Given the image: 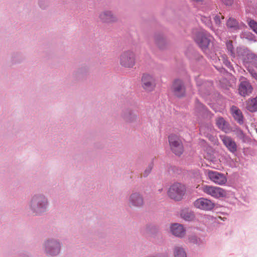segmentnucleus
<instances>
[{
  "label": "nucleus",
  "instance_id": "obj_1",
  "mask_svg": "<svg viewBox=\"0 0 257 257\" xmlns=\"http://www.w3.org/2000/svg\"><path fill=\"white\" fill-rule=\"evenodd\" d=\"M120 64L125 68H133L136 63V57L135 52L131 50L123 51L119 57Z\"/></svg>",
  "mask_w": 257,
  "mask_h": 257
},
{
  "label": "nucleus",
  "instance_id": "obj_2",
  "mask_svg": "<svg viewBox=\"0 0 257 257\" xmlns=\"http://www.w3.org/2000/svg\"><path fill=\"white\" fill-rule=\"evenodd\" d=\"M185 192L186 187L185 185L179 183H176L170 187L168 194L171 199L179 201L183 198Z\"/></svg>",
  "mask_w": 257,
  "mask_h": 257
},
{
  "label": "nucleus",
  "instance_id": "obj_3",
  "mask_svg": "<svg viewBox=\"0 0 257 257\" xmlns=\"http://www.w3.org/2000/svg\"><path fill=\"white\" fill-rule=\"evenodd\" d=\"M212 39V37L206 31L198 32L194 40L196 43L203 51H206Z\"/></svg>",
  "mask_w": 257,
  "mask_h": 257
},
{
  "label": "nucleus",
  "instance_id": "obj_4",
  "mask_svg": "<svg viewBox=\"0 0 257 257\" xmlns=\"http://www.w3.org/2000/svg\"><path fill=\"white\" fill-rule=\"evenodd\" d=\"M202 190L205 193L216 199L224 197L226 195V192L224 189L216 186L203 185Z\"/></svg>",
  "mask_w": 257,
  "mask_h": 257
},
{
  "label": "nucleus",
  "instance_id": "obj_5",
  "mask_svg": "<svg viewBox=\"0 0 257 257\" xmlns=\"http://www.w3.org/2000/svg\"><path fill=\"white\" fill-rule=\"evenodd\" d=\"M169 141L172 151L176 155H181L184 151V148L180 139L172 135L169 136Z\"/></svg>",
  "mask_w": 257,
  "mask_h": 257
},
{
  "label": "nucleus",
  "instance_id": "obj_6",
  "mask_svg": "<svg viewBox=\"0 0 257 257\" xmlns=\"http://www.w3.org/2000/svg\"><path fill=\"white\" fill-rule=\"evenodd\" d=\"M205 174L207 175L208 178L216 184L223 185L227 182V179L225 175L218 172L206 170Z\"/></svg>",
  "mask_w": 257,
  "mask_h": 257
},
{
  "label": "nucleus",
  "instance_id": "obj_7",
  "mask_svg": "<svg viewBox=\"0 0 257 257\" xmlns=\"http://www.w3.org/2000/svg\"><path fill=\"white\" fill-rule=\"evenodd\" d=\"M193 204L196 208L205 211L211 210L215 207L214 203L211 200L203 197L196 200Z\"/></svg>",
  "mask_w": 257,
  "mask_h": 257
},
{
  "label": "nucleus",
  "instance_id": "obj_8",
  "mask_svg": "<svg viewBox=\"0 0 257 257\" xmlns=\"http://www.w3.org/2000/svg\"><path fill=\"white\" fill-rule=\"evenodd\" d=\"M155 81V78L153 75L144 74L142 78V87L147 91H152L156 87Z\"/></svg>",
  "mask_w": 257,
  "mask_h": 257
},
{
  "label": "nucleus",
  "instance_id": "obj_9",
  "mask_svg": "<svg viewBox=\"0 0 257 257\" xmlns=\"http://www.w3.org/2000/svg\"><path fill=\"white\" fill-rule=\"evenodd\" d=\"M47 201L43 196H35L32 200V206L37 214L45 210Z\"/></svg>",
  "mask_w": 257,
  "mask_h": 257
},
{
  "label": "nucleus",
  "instance_id": "obj_10",
  "mask_svg": "<svg viewBox=\"0 0 257 257\" xmlns=\"http://www.w3.org/2000/svg\"><path fill=\"white\" fill-rule=\"evenodd\" d=\"M172 90L173 94L178 97L185 95V89L183 82L180 80H176L172 85Z\"/></svg>",
  "mask_w": 257,
  "mask_h": 257
},
{
  "label": "nucleus",
  "instance_id": "obj_11",
  "mask_svg": "<svg viewBox=\"0 0 257 257\" xmlns=\"http://www.w3.org/2000/svg\"><path fill=\"white\" fill-rule=\"evenodd\" d=\"M252 90V88L248 81L245 79L241 81L238 89L239 93L241 95L245 96L249 95L251 93Z\"/></svg>",
  "mask_w": 257,
  "mask_h": 257
},
{
  "label": "nucleus",
  "instance_id": "obj_12",
  "mask_svg": "<svg viewBox=\"0 0 257 257\" xmlns=\"http://www.w3.org/2000/svg\"><path fill=\"white\" fill-rule=\"evenodd\" d=\"M221 140L224 145L231 152L234 153L236 151L237 146L235 142L229 137L220 136Z\"/></svg>",
  "mask_w": 257,
  "mask_h": 257
},
{
  "label": "nucleus",
  "instance_id": "obj_13",
  "mask_svg": "<svg viewBox=\"0 0 257 257\" xmlns=\"http://www.w3.org/2000/svg\"><path fill=\"white\" fill-rule=\"evenodd\" d=\"M46 248L49 254L51 255H55L59 253L60 245L58 243L55 241L48 242L46 245Z\"/></svg>",
  "mask_w": 257,
  "mask_h": 257
},
{
  "label": "nucleus",
  "instance_id": "obj_14",
  "mask_svg": "<svg viewBox=\"0 0 257 257\" xmlns=\"http://www.w3.org/2000/svg\"><path fill=\"white\" fill-rule=\"evenodd\" d=\"M170 229L172 233L176 236L182 237L185 233V230L183 226L178 223L172 225Z\"/></svg>",
  "mask_w": 257,
  "mask_h": 257
},
{
  "label": "nucleus",
  "instance_id": "obj_15",
  "mask_svg": "<svg viewBox=\"0 0 257 257\" xmlns=\"http://www.w3.org/2000/svg\"><path fill=\"white\" fill-rule=\"evenodd\" d=\"M99 19L103 23H111L117 20L115 16L111 12L105 11L99 15Z\"/></svg>",
  "mask_w": 257,
  "mask_h": 257
},
{
  "label": "nucleus",
  "instance_id": "obj_16",
  "mask_svg": "<svg viewBox=\"0 0 257 257\" xmlns=\"http://www.w3.org/2000/svg\"><path fill=\"white\" fill-rule=\"evenodd\" d=\"M236 56L238 59H241L244 62L247 61L249 57H251V54L249 53V51L244 48H237L235 53Z\"/></svg>",
  "mask_w": 257,
  "mask_h": 257
},
{
  "label": "nucleus",
  "instance_id": "obj_17",
  "mask_svg": "<svg viewBox=\"0 0 257 257\" xmlns=\"http://www.w3.org/2000/svg\"><path fill=\"white\" fill-rule=\"evenodd\" d=\"M130 205L141 206L143 204L144 201L142 197L138 193H134L130 198Z\"/></svg>",
  "mask_w": 257,
  "mask_h": 257
},
{
  "label": "nucleus",
  "instance_id": "obj_18",
  "mask_svg": "<svg viewBox=\"0 0 257 257\" xmlns=\"http://www.w3.org/2000/svg\"><path fill=\"white\" fill-rule=\"evenodd\" d=\"M231 114L233 118L239 123H243V115L241 110L237 107L233 106L231 108Z\"/></svg>",
  "mask_w": 257,
  "mask_h": 257
},
{
  "label": "nucleus",
  "instance_id": "obj_19",
  "mask_svg": "<svg viewBox=\"0 0 257 257\" xmlns=\"http://www.w3.org/2000/svg\"><path fill=\"white\" fill-rule=\"evenodd\" d=\"M216 124L219 129L226 133L229 130L228 123L222 117L216 118Z\"/></svg>",
  "mask_w": 257,
  "mask_h": 257
},
{
  "label": "nucleus",
  "instance_id": "obj_20",
  "mask_svg": "<svg viewBox=\"0 0 257 257\" xmlns=\"http://www.w3.org/2000/svg\"><path fill=\"white\" fill-rule=\"evenodd\" d=\"M226 26L228 28L232 30H237L240 29V25L238 22L234 18H229L226 22Z\"/></svg>",
  "mask_w": 257,
  "mask_h": 257
},
{
  "label": "nucleus",
  "instance_id": "obj_21",
  "mask_svg": "<svg viewBox=\"0 0 257 257\" xmlns=\"http://www.w3.org/2000/svg\"><path fill=\"white\" fill-rule=\"evenodd\" d=\"M247 109L251 112L257 111V97L248 101L246 105Z\"/></svg>",
  "mask_w": 257,
  "mask_h": 257
},
{
  "label": "nucleus",
  "instance_id": "obj_22",
  "mask_svg": "<svg viewBox=\"0 0 257 257\" xmlns=\"http://www.w3.org/2000/svg\"><path fill=\"white\" fill-rule=\"evenodd\" d=\"M226 46L227 50V53L233 58H235L236 54L233 46L232 41L231 40H227L226 42Z\"/></svg>",
  "mask_w": 257,
  "mask_h": 257
},
{
  "label": "nucleus",
  "instance_id": "obj_23",
  "mask_svg": "<svg viewBox=\"0 0 257 257\" xmlns=\"http://www.w3.org/2000/svg\"><path fill=\"white\" fill-rule=\"evenodd\" d=\"M181 215L186 221L192 220L194 218V214L191 212H183L181 214Z\"/></svg>",
  "mask_w": 257,
  "mask_h": 257
},
{
  "label": "nucleus",
  "instance_id": "obj_24",
  "mask_svg": "<svg viewBox=\"0 0 257 257\" xmlns=\"http://www.w3.org/2000/svg\"><path fill=\"white\" fill-rule=\"evenodd\" d=\"M175 257H186V254L184 250L180 247H176L175 249Z\"/></svg>",
  "mask_w": 257,
  "mask_h": 257
},
{
  "label": "nucleus",
  "instance_id": "obj_25",
  "mask_svg": "<svg viewBox=\"0 0 257 257\" xmlns=\"http://www.w3.org/2000/svg\"><path fill=\"white\" fill-rule=\"evenodd\" d=\"M247 23L250 28L257 34V22L253 20L249 19Z\"/></svg>",
  "mask_w": 257,
  "mask_h": 257
},
{
  "label": "nucleus",
  "instance_id": "obj_26",
  "mask_svg": "<svg viewBox=\"0 0 257 257\" xmlns=\"http://www.w3.org/2000/svg\"><path fill=\"white\" fill-rule=\"evenodd\" d=\"M224 18L221 13H219L215 15L214 17V21L216 25L219 26L221 24V20H223Z\"/></svg>",
  "mask_w": 257,
  "mask_h": 257
},
{
  "label": "nucleus",
  "instance_id": "obj_27",
  "mask_svg": "<svg viewBox=\"0 0 257 257\" xmlns=\"http://www.w3.org/2000/svg\"><path fill=\"white\" fill-rule=\"evenodd\" d=\"M201 20L206 25L211 28V26H212L211 21L210 18L205 17V16H202L201 17Z\"/></svg>",
  "mask_w": 257,
  "mask_h": 257
},
{
  "label": "nucleus",
  "instance_id": "obj_28",
  "mask_svg": "<svg viewBox=\"0 0 257 257\" xmlns=\"http://www.w3.org/2000/svg\"><path fill=\"white\" fill-rule=\"evenodd\" d=\"M221 59H222V60L223 63L225 65V66H226L229 68H232V66L226 56H225V55L222 56L221 57Z\"/></svg>",
  "mask_w": 257,
  "mask_h": 257
},
{
  "label": "nucleus",
  "instance_id": "obj_29",
  "mask_svg": "<svg viewBox=\"0 0 257 257\" xmlns=\"http://www.w3.org/2000/svg\"><path fill=\"white\" fill-rule=\"evenodd\" d=\"M236 134L237 136L241 140H243L245 138V135L241 130H238Z\"/></svg>",
  "mask_w": 257,
  "mask_h": 257
},
{
  "label": "nucleus",
  "instance_id": "obj_30",
  "mask_svg": "<svg viewBox=\"0 0 257 257\" xmlns=\"http://www.w3.org/2000/svg\"><path fill=\"white\" fill-rule=\"evenodd\" d=\"M222 2L226 6H231L233 3V0H222Z\"/></svg>",
  "mask_w": 257,
  "mask_h": 257
},
{
  "label": "nucleus",
  "instance_id": "obj_31",
  "mask_svg": "<svg viewBox=\"0 0 257 257\" xmlns=\"http://www.w3.org/2000/svg\"><path fill=\"white\" fill-rule=\"evenodd\" d=\"M249 71L251 76L257 80V73L255 72L253 70H249Z\"/></svg>",
  "mask_w": 257,
  "mask_h": 257
},
{
  "label": "nucleus",
  "instance_id": "obj_32",
  "mask_svg": "<svg viewBox=\"0 0 257 257\" xmlns=\"http://www.w3.org/2000/svg\"><path fill=\"white\" fill-rule=\"evenodd\" d=\"M152 170V167H149L148 169H147L146 170H145L144 173V176H147L149 173L150 172H151Z\"/></svg>",
  "mask_w": 257,
  "mask_h": 257
}]
</instances>
